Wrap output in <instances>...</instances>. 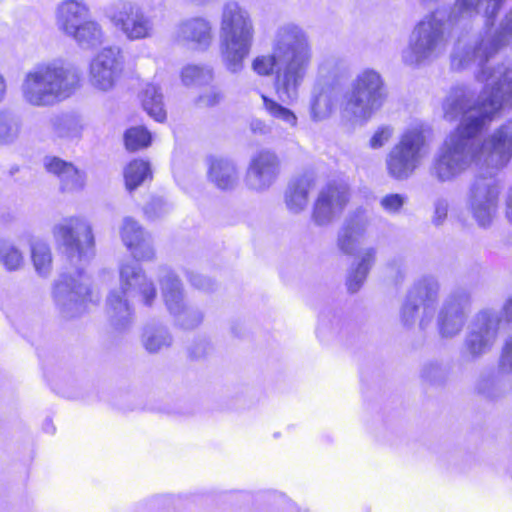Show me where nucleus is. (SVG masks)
Returning <instances> with one entry per match:
<instances>
[{"mask_svg":"<svg viewBox=\"0 0 512 512\" xmlns=\"http://www.w3.org/2000/svg\"><path fill=\"white\" fill-rule=\"evenodd\" d=\"M142 106L147 114L157 122H164L166 110L163 95L154 84H148L142 93Z\"/></svg>","mask_w":512,"mask_h":512,"instance_id":"35","label":"nucleus"},{"mask_svg":"<svg viewBox=\"0 0 512 512\" xmlns=\"http://www.w3.org/2000/svg\"><path fill=\"white\" fill-rule=\"evenodd\" d=\"M312 59V44L306 31L299 25L286 23L279 26L274 34L271 54L255 57L251 67L260 76L274 73L277 96L290 104L298 99Z\"/></svg>","mask_w":512,"mask_h":512,"instance_id":"3","label":"nucleus"},{"mask_svg":"<svg viewBox=\"0 0 512 512\" xmlns=\"http://www.w3.org/2000/svg\"><path fill=\"white\" fill-rule=\"evenodd\" d=\"M426 148V137L419 127L407 129L386 157L388 174L397 180L409 178L420 165Z\"/></svg>","mask_w":512,"mask_h":512,"instance_id":"13","label":"nucleus"},{"mask_svg":"<svg viewBox=\"0 0 512 512\" xmlns=\"http://www.w3.org/2000/svg\"><path fill=\"white\" fill-rule=\"evenodd\" d=\"M420 1L424 4H428V3H437L439 0H420Z\"/></svg>","mask_w":512,"mask_h":512,"instance_id":"58","label":"nucleus"},{"mask_svg":"<svg viewBox=\"0 0 512 512\" xmlns=\"http://www.w3.org/2000/svg\"><path fill=\"white\" fill-rule=\"evenodd\" d=\"M348 72L347 62L338 56L325 57L318 65L315 82L333 84Z\"/></svg>","mask_w":512,"mask_h":512,"instance_id":"34","label":"nucleus"},{"mask_svg":"<svg viewBox=\"0 0 512 512\" xmlns=\"http://www.w3.org/2000/svg\"><path fill=\"white\" fill-rule=\"evenodd\" d=\"M108 16L113 25L129 40H141L153 35L152 20L136 4L127 1L115 3Z\"/></svg>","mask_w":512,"mask_h":512,"instance_id":"19","label":"nucleus"},{"mask_svg":"<svg viewBox=\"0 0 512 512\" xmlns=\"http://www.w3.org/2000/svg\"><path fill=\"white\" fill-rule=\"evenodd\" d=\"M371 218L364 210H357L348 216L338 232L337 247L347 255L354 254L360 238L366 233Z\"/></svg>","mask_w":512,"mask_h":512,"instance_id":"24","label":"nucleus"},{"mask_svg":"<svg viewBox=\"0 0 512 512\" xmlns=\"http://www.w3.org/2000/svg\"><path fill=\"white\" fill-rule=\"evenodd\" d=\"M261 98L263 100V107L265 111L271 117L283 122L289 128H295L297 126L298 119L292 110L283 106L277 101L267 97L264 94L261 95Z\"/></svg>","mask_w":512,"mask_h":512,"instance_id":"40","label":"nucleus"},{"mask_svg":"<svg viewBox=\"0 0 512 512\" xmlns=\"http://www.w3.org/2000/svg\"><path fill=\"white\" fill-rule=\"evenodd\" d=\"M335 105V90L331 84L315 82L310 99V117L319 122L332 114Z\"/></svg>","mask_w":512,"mask_h":512,"instance_id":"29","label":"nucleus"},{"mask_svg":"<svg viewBox=\"0 0 512 512\" xmlns=\"http://www.w3.org/2000/svg\"><path fill=\"white\" fill-rule=\"evenodd\" d=\"M210 349H211V345H210V342L208 340H206V339H199V340L195 341L189 347V355L192 358H196V359L202 358L206 354H208Z\"/></svg>","mask_w":512,"mask_h":512,"instance_id":"52","label":"nucleus"},{"mask_svg":"<svg viewBox=\"0 0 512 512\" xmlns=\"http://www.w3.org/2000/svg\"><path fill=\"white\" fill-rule=\"evenodd\" d=\"M474 67V65L472 66ZM476 78L484 83L481 93L467 86L453 87L447 94L442 108L448 121L460 120L459 125L444 139L433 156L429 175L438 183H451L467 171V163L478 147L477 134H481L492 117L502 108L512 107L508 85L501 76L505 69L475 65Z\"/></svg>","mask_w":512,"mask_h":512,"instance_id":"1","label":"nucleus"},{"mask_svg":"<svg viewBox=\"0 0 512 512\" xmlns=\"http://www.w3.org/2000/svg\"><path fill=\"white\" fill-rule=\"evenodd\" d=\"M170 205L163 198H153L144 208L145 215L149 219H157L167 214Z\"/></svg>","mask_w":512,"mask_h":512,"instance_id":"47","label":"nucleus"},{"mask_svg":"<svg viewBox=\"0 0 512 512\" xmlns=\"http://www.w3.org/2000/svg\"><path fill=\"white\" fill-rule=\"evenodd\" d=\"M441 284L437 277L425 275L417 279L407 291L400 309V320L411 327L418 320L419 328L426 330L435 319L440 299Z\"/></svg>","mask_w":512,"mask_h":512,"instance_id":"9","label":"nucleus"},{"mask_svg":"<svg viewBox=\"0 0 512 512\" xmlns=\"http://www.w3.org/2000/svg\"><path fill=\"white\" fill-rule=\"evenodd\" d=\"M79 87L77 68L55 61L42 62L24 73L20 93L28 106L47 108L68 99Z\"/></svg>","mask_w":512,"mask_h":512,"instance_id":"4","label":"nucleus"},{"mask_svg":"<svg viewBox=\"0 0 512 512\" xmlns=\"http://www.w3.org/2000/svg\"><path fill=\"white\" fill-rule=\"evenodd\" d=\"M498 367L504 374L512 373V334L504 342Z\"/></svg>","mask_w":512,"mask_h":512,"instance_id":"49","label":"nucleus"},{"mask_svg":"<svg viewBox=\"0 0 512 512\" xmlns=\"http://www.w3.org/2000/svg\"><path fill=\"white\" fill-rule=\"evenodd\" d=\"M89 7L76 0H65L55 8V25L65 36L70 37L89 15Z\"/></svg>","mask_w":512,"mask_h":512,"instance_id":"26","label":"nucleus"},{"mask_svg":"<svg viewBox=\"0 0 512 512\" xmlns=\"http://www.w3.org/2000/svg\"><path fill=\"white\" fill-rule=\"evenodd\" d=\"M221 98V93L216 89H212L199 97V103L207 107L214 106L219 103Z\"/></svg>","mask_w":512,"mask_h":512,"instance_id":"54","label":"nucleus"},{"mask_svg":"<svg viewBox=\"0 0 512 512\" xmlns=\"http://www.w3.org/2000/svg\"><path fill=\"white\" fill-rule=\"evenodd\" d=\"M471 302L470 291L462 287L452 290L444 298L436 316V327L441 338L453 339L463 331Z\"/></svg>","mask_w":512,"mask_h":512,"instance_id":"16","label":"nucleus"},{"mask_svg":"<svg viewBox=\"0 0 512 512\" xmlns=\"http://www.w3.org/2000/svg\"><path fill=\"white\" fill-rule=\"evenodd\" d=\"M207 177L209 182L222 191H232L240 182V172L236 162L222 157L209 159Z\"/></svg>","mask_w":512,"mask_h":512,"instance_id":"27","label":"nucleus"},{"mask_svg":"<svg viewBox=\"0 0 512 512\" xmlns=\"http://www.w3.org/2000/svg\"><path fill=\"white\" fill-rule=\"evenodd\" d=\"M475 391L488 400H497L504 395L501 383L493 372L479 376L475 383Z\"/></svg>","mask_w":512,"mask_h":512,"instance_id":"41","label":"nucleus"},{"mask_svg":"<svg viewBox=\"0 0 512 512\" xmlns=\"http://www.w3.org/2000/svg\"><path fill=\"white\" fill-rule=\"evenodd\" d=\"M44 167L48 173L58 178L59 187L62 192L73 193L84 189L86 174L71 162L55 156H46L44 158Z\"/></svg>","mask_w":512,"mask_h":512,"instance_id":"23","label":"nucleus"},{"mask_svg":"<svg viewBox=\"0 0 512 512\" xmlns=\"http://www.w3.org/2000/svg\"><path fill=\"white\" fill-rule=\"evenodd\" d=\"M54 134L60 138H77L81 135L83 125L77 117L71 115H56L50 119Z\"/></svg>","mask_w":512,"mask_h":512,"instance_id":"38","label":"nucleus"},{"mask_svg":"<svg viewBox=\"0 0 512 512\" xmlns=\"http://www.w3.org/2000/svg\"><path fill=\"white\" fill-rule=\"evenodd\" d=\"M377 250L374 247L364 248L360 251L357 263L352 266L347 277V287L351 293H356L375 263Z\"/></svg>","mask_w":512,"mask_h":512,"instance_id":"31","label":"nucleus"},{"mask_svg":"<svg viewBox=\"0 0 512 512\" xmlns=\"http://www.w3.org/2000/svg\"><path fill=\"white\" fill-rule=\"evenodd\" d=\"M499 315L501 316V324L512 325V295L504 301Z\"/></svg>","mask_w":512,"mask_h":512,"instance_id":"55","label":"nucleus"},{"mask_svg":"<svg viewBox=\"0 0 512 512\" xmlns=\"http://www.w3.org/2000/svg\"><path fill=\"white\" fill-rule=\"evenodd\" d=\"M449 203L444 198H439L434 203V215L432 222L434 225L439 226L444 223L447 218Z\"/></svg>","mask_w":512,"mask_h":512,"instance_id":"50","label":"nucleus"},{"mask_svg":"<svg viewBox=\"0 0 512 512\" xmlns=\"http://www.w3.org/2000/svg\"><path fill=\"white\" fill-rule=\"evenodd\" d=\"M501 333V316L493 308L479 310L472 318L463 339L461 357L477 361L496 345Z\"/></svg>","mask_w":512,"mask_h":512,"instance_id":"11","label":"nucleus"},{"mask_svg":"<svg viewBox=\"0 0 512 512\" xmlns=\"http://www.w3.org/2000/svg\"><path fill=\"white\" fill-rule=\"evenodd\" d=\"M394 264H396V261H392V262H390V264H389V265H390V266H392V265H394Z\"/></svg>","mask_w":512,"mask_h":512,"instance_id":"59","label":"nucleus"},{"mask_svg":"<svg viewBox=\"0 0 512 512\" xmlns=\"http://www.w3.org/2000/svg\"><path fill=\"white\" fill-rule=\"evenodd\" d=\"M129 296H138L143 305L151 307L157 298L154 281L143 268L132 261L119 266V287L110 291L106 299V313L116 330H125L132 324L133 308Z\"/></svg>","mask_w":512,"mask_h":512,"instance_id":"5","label":"nucleus"},{"mask_svg":"<svg viewBox=\"0 0 512 512\" xmlns=\"http://www.w3.org/2000/svg\"><path fill=\"white\" fill-rule=\"evenodd\" d=\"M124 179L129 191L135 190L146 180H151L152 171L149 162L142 159L131 161L124 169Z\"/></svg>","mask_w":512,"mask_h":512,"instance_id":"36","label":"nucleus"},{"mask_svg":"<svg viewBox=\"0 0 512 512\" xmlns=\"http://www.w3.org/2000/svg\"><path fill=\"white\" fill-rule=\"evenodd\" d=\"M280 173V160L270 150L256 152L248 163L244 182L255 192L267 191L277 180Z\"/></svg>","mask_w":512,"mask_h":512,"instance_id":"21","label":"nucleus"},{"mask_svg":"<svg viewBox=\"0 0 512 512\" xmlns=\"http://www.w3.org/2000/svg\"><path fill=\"white\" fill-rule=\"evenodd\" d=\"M394 128L390 125L379 126L369 141V146L372 149L383 147L393 136Z\"/></svg>","mask_w":512,"mask_h":512,"instance_id":"48","label":"nucleus"},{"mask_svg":"<svg viewBox=\"0 0 512 512\" xmlns=\"http://www.w3.org/2000/svg\"><path fill=\"white\" fill-rule=\"evenodd\" d=\"M176 39L179 42L192 44L206 50L212 43L213 34L210 22L202 17H194L181 21L176 27Z\"/></svg>","mask_w":512,"mask_h":512,"instance_id":"25","label":"nucleus"},{"mask_svg":"<svg viewBox=\"0 0 512 512\" xmlns=\"http://www.w3.org/2000/svg\"><path fill=\"white\" fill-rule=\"evenodd\" d=\"M52 233L57 246L73 265L87 262L94 255L92 228L84 218H64L54 225Z\"/></svg>","mask_w":512,"mask_h":512,"instance_id":"12","label":"nucleus"},{"mask_svg":"<svg viewBox=\"0 0 512 512\" xmlns=\"http://www.w3.org/2000/svg\"><path fill=\"white\" fill-rule=\"evenodd\" d=\"M23 129L22 117L11 109H0V145L14 144Z\"/></svg>","mask_w":512,"mask_h":512,"instance_id":"33","label":"nucleus"},{"mask_svg":"<svg viewBox=\"0 0 512 512\" xmlns=\"http://www.w3.org/2000/svg\"><path fill=\"white\" fill-rule=\"evenodd\" d=\"M485 18L483 33L475 36H459L450 53V67L454 71H463L473 65H488L490 59L509 45L512 40V7L502 18L499 27L491 32L492 25H488ZM496 19V17L494 18ZM495 22V20H493Z\"/></svg>","mask_w":512,"mask_h":512,"instance_id":"7","label":"nucleus"},{"mask_svg":"<svg viewBox=\"0 0 512 512\" xmlns=\"http://www.w3.org/2000/svg\"><path fill=\"white\" fill-rule=\"evenodd\" d=\"M506 0H455L447 16L434 10L423 16L411 30L407 45L401 51V62L411 69L430 65L447 51L450 34L447 25L454 27L470 22L482 14L492 25Z\"/></svg>","mask_w":512,"mask_h":512,"instance_id":"2","label":"nucleus"},{"mask_svg":"<svg viewBox=\"0 0 512 512\" xmlns=\"http://www.w3.org/2000/svg\"><path fill=\"white\" fill-rule=\"evenodd\" d=\"M220 54L225 68L233 73H240L244 62L250 55L255 28L248 10L237 1H226L220 17Z\"/></svg>","mask_w":512,"mask_h":512,"instance_id":"6","label":"nucleus"},{"mask_svg":"<svg viewBox=\"0 0 512 512\" xmlns=\"http://www.w3.org/2000/svg\"><path fill=\"white\" fill-rule=\"evenodd\" d=\"M407 196L398 193H391L383 196L380 200L381 208L388 214H399L407 203Z\"/></svg>","mask_w":512,"mask_h":512,"instance_id":"45","label":"nucleus"},{"mask_svg":"<svg viewBox=\"0 0 512 512\" xmlns=\"http://www.w3.org/2000/svg\"><path fill=\"white\" fill-rule=\"evenodd\" d=\"M313 187V180L307 176L292 180L285 192L287 209L294 214L302 212L308 204L309 193Z\"/></svg>","mask_w":512,"mask_h":512,"instance_id":"30","label":"nucleus"},{"mask_svg":"<svg viewBox=\"0 0 512 512\" xmlns=\"http://www.w3.org/2000/svg\"><path fill=\"white\" fill-rule=\"evenodd\" d=\"M53 297L61 313L67 318L82 314L88 303L99 301V296L90 290L89 278L79 269L76 276H60L54 286Z\"/></svg>","mask_w":512,"mask_h":512,"instance_id":"15","label":"nucleus"},{"mask_svg":"<svg viewBox=\"0 0 512 512\" xmlns=\"http://www.w3.org/2000/svg\"><path fill=\"white\" fill-rule=\"evenodd\" d=\"M343 325V321L338 315H321L317 328V335L324 338L328 332L338 333Z\"/></svg>","mask_w":512,"mask_h":512,"instance_id":"46","label":"nucleus"},{"mask_svg":"<svg viewBox=\"0 0 512 512\" xmlns=\"http://www.w3.org/2000/svg\"><path fill=\"white\" fill-rule=\"evenodd\" d=\"M158 281L167 311L175 326L183 330H193L204 320L203 310L186 301L184 287L179 277L168 267H161Z\"/></svg>","mask_w":512,"mask_h":512,"instance_id":"10","label":"nucleus"},{"mask_svg":"<svg viewBox=\"0 0 512 512\" xmlns=\"http://www.w3.org/2000/svg\"><path fill=\"white\" fill-rule=\"evenodd\" d=\"M123 244L131 252L136 261L146 262L155 258V250L151 235L131 217L123 219L120 227Z\"/></svg>","mask_w":512,"mask_h":512,"instance_id":"22","label":"nucleus"},{"mask_svg":"<svg viewBox=\"0 0 512 512\" xmlns=\"http://www.w3.org/2000/svg\"><path fill=\"white\" fill-rule=\"evenodd\" d=\"M449 377V368L443 363L430 361L423 365L421 369V378L424 382L440 386L444 385Z\"/></svg>","mask_w":512,"mask_h":512,"instance_id":"42","label":"nucleus"},{"mask_svg":"<svg viewBox=\"0 0 512 512\" xmlns=\"http://www.w3.org/2000/svg\"><path fill=\"white\" fill-rule=\"evenodd\" d=\"M185 85H204L213 79L212 69L205 66L188 65L182 70Z\"/></svg>","mask_w":512,"mask_h":512,"instance_id":"43","label":"nucleus"},{"mask_svg":"<svg viewBox=\"0 0 512 512\" xmlns=\"http://www.w3.org/2000/svg\"><path fill=\"white\" fill-rule=\"evenodd\" d=\"M350 201V188L343 181H333L320 189L313 203L311 219L319 227H327L341 216Z\"/></svg>","mask_w":512,"mask_h":512,"instance_id":"18","label":"nucleus"},{"mask_svg":"<svg viewBox=\"0 0 512 512\" xmlns=\"http://www.w3.org/2000/svg\"><path fill=\"white\" fill-rule=\"evenodd\" d=\"M69 38L83 49H94L104 43L105 32L102 25L96 20L85 19Z\"/></svg>","mask_w":512,"mask_h":512,"instance_id":"32","label":"nucleus"},{"mask_svg":"<svg viewBox=\"0 0 512 512\" xmlns=\"http://www.w3.org/2000/svg\"><path fill=\"white\" fill-rule=\"evenodd\" d=\"M140 342L146 352L157 354L172 346L173 336L166 325L152 321L143 326Z\"/></svg>","mask_w":512,"mask_h":512,"instance_id":"28","label":"nucleus"},{"mask_svg":"<svg viewBox=\"0 0 512 512\" xmlns=\"http://www.w3.org/2000/svg\"><path fill=\"white\" fill-rule=\"evenodd\" d=\"M494 68L496 70H502V69L504 70L505 69V73L501 77L504 81V84L508 85V87L510 88L508 94L510 95V97H512V63H511V61L505 60V61L495 65Z\"/></svg>","mask_w":512,"mask_h":512,"instance_id":"53","label":"nucleus"},{"mask_svg":"<svg viewBox=\"0 0 512 512\" xmlns=\"http://www.w3.org/2000/svg\"><path fill=\"white\" fill-rule=\"evenodd\" d=\"M500 187L492 177H476L470 184L466 204L478 226L488 228L496 217Z\"/></svg>","mask_w":512,"mask_h":512,"instance_id":"17","label":"nucleus"},{"mask_svg":"<svg viewBox=\"0 0 512 512\" xmlns=\"http://www.w3.org/2000/svg\"><path fill=\"white\" fill-rule=\"evenodd\" d=\"M398 273H399L400 280H403L405 277V270L401 266L399 267Z\"/></svg>","mask_w":512,"mask_h":512,"instance_id":"57","label":"nucleus"},{"mask_svg":"<svg viewBox=\"0 0 512 512\" xmlns=\"http://www.w3.org/2000/svg\"><path fill=\"white\" fill-rule=\"evenodd\" d=\"M126 148L130 151H136L146 148L151 143L150 132L142 127H132L128 129L124 135Z\"/></svg>","mask_w":512,"mask_h":512,"instance_id":"44","label":"nucleus"},{"mask_svg":"<svg viewBox=\"0 0 512 512\" xmlns=\"http://www.w3.org/2000/svg\"><path fill=\"white\" fill-rule=\"evenodd\" d=\"M478 147L467 163L485 169L490 175L507 165L512 157V118L502 123L488 138L477 134Z\"/></svg>","mask_w":512,"mask_h":512,"instance_id":"14","label":"nucleus"},{"mask_svg":"<svg viewBox=\"0 0 512 512\" xmlns=\"http://www.w3.org/2000/svg\"><path fill=\"white\" fill-rule=\"evenodd\" d=\"M388 90L381 73L373 68L359 71L344 94L342 112L353 121L367 122L385 104Z\"/></svg>","mask_w":512,"mask_h":512,"instance_id":"8","label":"nucleus"},{"mask_svg":"<svg viewBox=\"0 0 512 512\" xmlns=\"http://www.w3.org/2000/svg\"><path fill=\"white\" fill-rule=\"evenodd\" d=\"M25 259L22 251L8 239H0V265L13 272L24 267Z\"/></svg>","mask_w":512,"mask_h":512,"instance_id":"39","label":"nucleus"},{"mask_svg":"<svg viewBox=\"0 0 512 512\" xmlns=\"http://www.w3.org/2000/svg\"><path fill=\"white\" fill-rule=\"evenodd\" d=\"M31 260L36 273L41 277H47L52 269V253L50 246L42 240H34L31 243Z\"/></svg>","mask_w":512,"mask_h":512,"instance_id":"37","label":"nucleus"},{"mask_svg":"<svg viewBox=\"0 0 512 512\" xmlns=\"http://www.w3.org/2000/svg\"><path fill=\"white\" fill-rule=\"evenodd\" d=\"M8 83L5 76L0 72V104L4 102L7 96Z\"/></svg>","mask_w":512,"mask_h":512,"instance_id":"56","label":"nucleus"},{"mask_svg":"<svg viewBox=\"0 0 512 512\" xmlns=\"http://www.w3.org/2000/svg\"><path fill=\"white\" fill-rule=\"evenodd\" d=\"M123 70V57L118 47L99 51L89 65V82L97 90H111Z\"/></svg>","mask_w":512,"mask_h":512,"instance_id":"20","label":"nucleus"},{"mask_svg":"<svg viewBox=\"0 0 512 512\" xmlns=\"http://www.w3.org/2000/svg\"><path fill=\"white\" fill-rule=\"evenodd\" d=\"M185 275L192 286L200 290H209L212 287V282L207 277L195 272L187 270Z\"/></svg>","mask_w":512,"mask_h":512,"instance_id":"51","label":"nucleus"}]
</instances>
